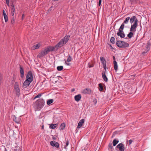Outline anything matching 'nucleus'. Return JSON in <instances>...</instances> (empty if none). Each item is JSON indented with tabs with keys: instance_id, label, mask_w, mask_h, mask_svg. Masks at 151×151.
Returning a JSON list of instances; mask_svg holds the SVG:
<instances>
[{
	"instance_id": "obj_1",
	"label": "nucleus",
	"mask_w": 151,
	"mask_h": 151,
	"mask_svg": "<svg viewBox=\"0 0 151 151\" xmlns=\"http://www.w3.org/2000/svg\"><path fill=\"white\" fill-rule=\"evenodd\" d=\"M70 35H68L65 36L61 40L60 42L55 46L52 47V49L53 51H55L60 48L65 44L69 39Z\"/></svg>"
},
{
	"instance_id": "obj_2",
	"label": "nucleus",
	"mask_w": 151,
	"mask_h": 151,
	"mask_svg": "<svg viewBox=\"0 0 151 151\" xmlns=\"http://www.w3.org/2000/svg\"><path fill=\"white\" fill-rule=\"evenodd\" d=\"M129 19L130 17H127L125 19L119 28L118 32L117 33V35L118 36H120L122 38H124L125 37V35L123 31L124 28V24H127Z\"/></svg>"
},
{
	"instance_id": "obj_3",
	"label": "nucleus",
	"mask_w": 151,
	"mask_h": 151,
	"mask_svg": "<svg viewBox=\"0 0 151 151\" xmlns=\"http://www.w3.org/2000/svg\"><path fill=\"white\" fill-rule=\"evenodd\" d=\"M51 51H53L52 46H47L45 49L42 50L40 52L38 53L37 57L39 58L43 57L48 54L49 52Z\"/></svg>"
},
{
	"instance_id": "obj_4",
	"label": "nucleus",
	"mask_w": 151,
	"mask_h": 151,
	"mask_svg": "<svg viewBox=\"0 0 151 151\" xmlns=\"http://www.w3.org/2000/svg\"><path fill=\"white\" fill-rule=\"evenodd\" d=\"M35 103L36 110L40 111L44 106L45 102L43 99H40L36 101Z\"/></svg>"
},
{
	"instance_id": "obj_5",
	"label": "nucleus",
	"mask_w": 151,
	"mask_h": 151,
	"mask_svg": "<svg viewBox=\"0 0 151 151\" xmlns=\"http://www.w3.org/2000/svg\"><path fill=\"white\" fill-rule=\"evenodd\" d=\"M116 45L120 48H126L129 46V45L125 42L121 40H117L116 43Z\"/></svg>"
},
{
	"instance_id": "obj_6",
	"label": "nucleus",
	"mask_w": 151,
	"mask_h": 151,
	"mask_svg": "<svg viewBox=\"0 0 151 151\" xmlns=\"http://www.w3.org/2000/svg\"><path fill=\"white\" fill-rule=\"evenodd\" d=\"M14 92L16 93L17 96L19 97L20 95V89L19 86V84L17 82L15 83L14 86Z\"/></svg>"
},
{
	"instance_id": "obj_7",
	"label": "nucleus",
	"mask_w": 151,
	"mask_h": 151,
	"mask_svg": "<svg viewBox=\"0 0 151 151\" xmlns=\"http://www.w3.org/2000/svg\"><path fill=\"white\" fill-rule=\"evenodd\" d=\"M26 80L31 83L33 81V76L32 73L31 71H30L28 73L26 76Z\"/></svg>"
},
{
	"instance_id": "obj_8",
	"label": "nucleus",
	"mask_w": 151,
	"mask_h": 151,
	"mask_svg": "<svg viewBox=\"0 0 151 151\" xmlns=\"http://www.w3.org/2000/svg\"><path fill=\"white\" fill-rule=\"evenodd\" d=\"M116 150H117L119 149V151H124L125 147L124 145L122 143L118 144L115 147Z\"/></svg>"
},
{
	"instance_id": "obj_9",
	"label": "nucleus",
	"mask_w": 151,
	"mask_h": 151,
	"mask_svg": "<svg viewBox=\"0 0 151 151\" xmlns=\"http://www.w3.org/2000/svg\"><path fill=\"white\" fill-rule=\"evenodd\" d=\"M137 24L138 23H137V21H136L135 22H134L133 25H131L130 30V31L133 32H134L136 31V29L137 27Z\"/></svg>"
},
{
	"instance_id": "obj_10",
	"label": "nucleus",
	"mask_w": 151,
	"mask_h": 151,
	"mask_svg": "<svg viewBox=\"0 0 151 151\" xmlns=\"http://www.w3.org/2000/svg\"><path fill=\"white\" fill-rule=\"evenodd\" d=\"M50 145L53 147H55L56 148H58L59 147L58 143L55 141H51L50 142Z\"/></svg>"
},
{
	"instance_id": "obj_11",
	"label": "nucleus",
	"mask_w": 151,
	"mask_h": 151,
	"mask_svg": "<svg viewBox=\"0 0 151 151\" xmlns=\"http://www.w3.org/2000/svg\"><path fill=\"white\" fill-rule=\"evenodd\" d=\"M82 93L84 94H90L91 93V90L90 88H86L84 89L82 91Z\"/></svg>"
},
{
	"instance_id": "obj_12",
	"label": "nucleus",
	"mask_w": 151,
	"mask_h": 151,
	"mask_svg": "<svg viewBox=\"0 0 151 151\" xmlns=\"http://www.w3.org/2000/svg\"><path fill=\"white\" fill-rule=\"evenodd\" d=\"M129 19L130 23L131 24L133 23L134 22H135L136 21H137V23H138L137 19L136 18V17L135 16H132L130 19V18Z\"/></svg>"
},
{
	"instance_id": "obj_13",
	"label": "nucleus",
	"mask_w": 151,
	"mask_h": 151,
	"mask_svg": "<svg viewBox=\"0 0 151 151\" xmlns=\"http://www.w3.org/2000/svg\"><path fill=\"white\" fill-rule=\"evenodd\" d=\"M13 119L17 124H19L21 121V119L19 117H16L15 115L13 116Z\"/></svg>"
},
{
	"instance_id": "obj_14",
	"label": "nucleus",
	"mask_w": 151,
	"mask_h": 151,
	"mask_svg": "<svg viewBox=\"0 0 151 151\" xmlns=\"http://www.w3.org/2000/svg\"><path fill=\"white\" fill-rule=\"evenodd\" d=\"M31 83L29 81H28L27 80H25L23 83L22 87L24 88H26L29 86L30 84Z\"/></svg>"
},
{
	"instance_id": "obj_15",
	"label": "nucleus",
	"mask_w": 151,
	"mask_h": 151,
	"mask_svg": "<svg viewBox=\"0 0 151 151\" xmlns=\"http://www.w3.org/2000/svg\"><path fill=\"white\" fill-rule=\"evenodd\" d=\"M105 73L106 72L105 71H104L102 73V77L103 80L105 82H107L108 81V79L105 74Z\"/></svg>"
},
{
	"instance_id": "obj_16",
	"label": "nucleus",
	"mask_w": 151,
	"mask_h": 151,
	"mask_svg": "<svg viewBox=\"0 0 151 151\" xmlns=\"http://www.w3.org/2000/svg\"><path fill=\"white\" fill-rule=\"evenodd\" d=\"M151 45V41L150 40L148 41L146 46V49L147 51H149L150 50V47Z\"/></svg>"
},
{
	"instance_id": "obj_17",
	"label": "nucleus",
	"mask_w": 151,
	"mask_h": 151,
	"mask_svg": "<svg viewBox=\"0 0 151 151\" xmlns=\"http://www.w3.org/2000/svg\"><path fill=\"white\" fill-rule=\"evenodd\" d=\"M20 76L22 78H23L24 76V69L20 65Z\"/></svg>"
},
{
	"instance_id": "obj_18",
	"label": "nucleus",
	"mask_w": 151,
	"mask_h": 151,
	"mask_svg": "<svg viewBox=\"0 0 151 151\" xmlns=\"http://www.w3.org/2000/svg\"><path fill=\"white\" fill-rule=\"evenodd\" d=\"M81 98V96L80 94H78L77 95H76L74 97L75 100L77 102L79 101Z\"/></svg>"
},
{
	"instance_id": "obj_19",
	"label": "nucleus",
	"mask_w": 151,
	"mask_h": 151,
	"mask_svg": "<svg viewBox=\"0 0 151 151\" xmlns=\"http://www.w3.org/2000/svg\"><path fill=\"white\" fill-rule=\"evenodd\" d=\"M85 121V120L84 119H82L81 120L78 124V125L77 127L78 128H80L82 125V124Z\"/></svg>"
},
{
	"instance_id": "obj_20",
	"label": "nucleus",
	"mask_w": 151,
	"mask_h": 151,
	"mask_svg": "<svg viewBox=\"0 0 151 151\" xmlns=\"http://www.w3.org/2000/svg\"><path fill=\"white\" fill-rule=\"evenodd\" d=\"M41 46L40 43H38L36 45L33 46L32 47V49L33 50L39 48Z\"/></svg>"
},
{
	"instance_id": "obj_21",
	"label": "nucleus",
	"mask_w": 151,
	"mask_h": 151,
	"mask_svg": "<svg viewBox=\"0 0 151 151\" xmlns=\"http://www.w3.org/2000/svg\"><path fill=\"white\" fill-rule=\"evenodd\" d=\"M58 126V124H51L49 126V127L50 129H53L56 128Z\"/></svg>"
},
{
	"instance_id": "obj_22",
	"label": "nucleus",
	"mask_w": 151,
	"mask_h": 151,
	"mask_svg": "<svg viewBox=\"0 0 151 151\" xmlns=\"http://www.w3.org/2000/svg\"><path fill=\"white\" fill-rule=\"evenodd\" d=\"M114 68L116 72L118 69V65L117 62L116 61H113Z\"/></svg>"
},
{
	"instance_id": "obj_23",
	"label": "nucleus",
	"mask_w": 151,
	"mask_h": 151,
	"mask_svg": "<svg viewBox=\"0 0 151 151\" xmlns=\"http://www.w3.org/2000/svg\"><path fill=\"white\" fill-rule=\"evenodd\" d=\"M113 147L111 143H109L108 145V150L109 151H113Z\"/></svg>"
},
{
	"instance_id": "obj_24",
	"label": "nucleus",
	"mask_w": 151,
	"mask_h": 151,
	"mask_svg": "<svg viewBox=\"0 0 151 151\" xmlns=\"http://www.w3.org/2000/svg\"><path fill=\"white\" fill-rule=\"evenodd\" d=\"M65 126V123H63L61 124L60 127H59V129L60 130H63L64 129Z\"/></svg>"
},
{
	"instance_id": "obj_25",
	"label": "nucleus",
	"mask_w": 151,
	"mask_h": 151,
	"mask_svg": "<svg viewBox=\"0 0 151 151\" xmlns=\"http://www.w3.org/2000/svg\"><path fill=\"white\" fill-rule=\"evenodd\" d=\"M11 10L12 11H15V6L13 4V1H11Z\"/></svg>"
},
{
	"instance_id": "obj_26",
	"label": "nucleus",
	"mask_w": 151,
	"mask_h": 151,
	"mask_svg": "<svg viewBox=\"0 0 151 151\" xmlns=\"http://www.w3.org/2000/svg\"><path fill=\"white\" fill-rule=\"evenodd\" d=\"M119 142V141L118 140L116 139H114L112 142L113 146H115Z\"/></svg>"
},
{
	"instance_id": "obj_27",
	"label": "nucleus",
	"mask_w": 151,
	"mask_h": 151,
	"mask_svg": "<svg viewBox=\"0 0 151 151\" xmlns=\"http://www.w3.org/2000/svg\"><path fill=\"white\" fill-rule=\"evenodd\" d=\"M133 32L130 31V32H129L127 35V37L129 38L130 39L133 36Z\"/></svg>"
},
{
	"instance_id": "obj_28",
	"label": "nucleus",
	"mask_w": 151,
	"mask_h": 151,
	"mask_svg": "<svg viewBox=\"0 0 151 151\" xmlns=\"http://www.w3.org/2000/svg\"><path fill=\"white\" fill-rule=\"evenodd\" d=\"M54 101L53 99H49L47 100V104L48 105H50V104L52 103Z\"/></svg>"
},
{
	"instance_id": "obj_29",
	"label": "nucleus",
	"mask_w": 151,
	"mask_h": 151,
	"mask_svg": "<svg viewBox=\"0 0 151 151\" xmlns=\"http://www.w3.org/2000/svg\"><path fill=\"white\" fill-rule=\"evenodd\" d=\"M110 42L112 44H114L115 43V39L114 37H111L110 40Z\"/></svg>"
},
{
	"instance_id": "obj_30",
	"label": "nucleus",
	"mask_w": 151,
	"mask_h": 151,
	"mask_svg": "<svg viewBox=\"0 0 151 151\" xmlns=\"http://www.w3.org/2000/svg\"><path fill=\"white\" fill-rule=\"evenodd\" d=\"M63 66H58L57 67V69L58 71H61L63 70Z\"/></svg>"
},
{
	"instance_id": "obj_31",
	"label": "nucleus",
	"mask_w": 151,
	"mask_h": 151,
	"mask_svg": "<svg viewBox=\"0 0 151 151\" xmlns=\"http://www.w3.org/2000/svg\"><path fill=\"white\" fill-rule=\"evenodd\" d=\"M98 85L99 87V91H102L103 90V88L102 85L101 83H99Z\"/></svg>"
},
{
	"instance_id": "obj_32",
	"label": "nucleus",
	"mask_w": 151,
	"mask_h": 151,
	"mask_svg": "<svg viewBox=\"0 0 151 151\" xmlns=\"http://www.w3.org/2000/svg\"><path fill=\"white\" fill-rule=\"evenodd\" d=\"M72 60V58L70 55H68V58L67 59V61L68 62H70Z\"/></svg>"
},
{
	"instance_id": "obj_33",
	"label": "nucleus",
	"mask_w": 151,
	"mask_h": 151,
	"mask_svg": "<svg viewBox=\"0 0 151 151\" xmlns=\"http://www.w3.org/2000/svg\"><path fill=\"white\" fill-rule=\"evenodd\" d=\"M17 148L14 149L15 151H22L21 147H16Z\"/></svg>"
},
{
	"instance_id": "obj_34",
	"label": "nucleus",
	"mask_w": 151,
	"mask_h": 151,
	"mask_svg": "<svg viewBox=\"0 0 151 151\" xmlns=\"http://www.w3.org/2000/svg\"><path fill=\"white\" fill-rule=\"evenodd\" d=\"M11 23L13 24L14 23L15 21L14 17H11Z\"/></svg>"
},
{
	"instance_id": "obj_35",
	"label": "nucleus",
	"mask_w": 151,
	"mask_h": 151,
	"mask_svg": "<svg viewBox=\"0 0 151 151\" xmlns=\"http://www.w3.org/2000/svg\"><path fill=\"white\" fill-rule=\"evenodd\" d=\"M5 22H7L8 21V18L7 15L4 16Z\"/></svg>"
},
{
	"instance_id": "obj_36",
	"label": "nucleus",
	"mask_w": 151,
	"mask_h": 151,
	"mask_svg": "<svg viewBox=\"0 0 151 151\" xmlns=\"http://www.w3.org/2000/svg\"><path fill=\"white\" fill-rule=\"evenodd\" d=\"M65 145L66 146L65 147V148L66 149H67V148H66V147L67 146L69 145V141L68 140L66 142Z\"/></svg>"
},
{
	"instance_id": "obj_37",
	"label": "nucleus",
	"mask_w": 151,
	"mask_h": 151,
	"mask_svg": "<svg viewBox=\"0 0 151 151\" xmlns=\"http://www.w3.org/2000/svg\"><path fill=\"white\" fill-rule=\"evenodd\" d=\"M9 1H10V0H6V4H7V6H9Z\"/></svg>"
},
{
	"instance_id": "obj_38",
	"label": "nucleus",
	"mask_w": 151,
	"mask_h": 151,
	"mask_svg": "<svg viewBox=\"0 0 151 151\" xmlns=\"http://www.w3.org/2000/svg\"><path fill=\"white\" fill-rule=\"evenodd\" d=\"M100 58V60H101V62H102L103 61H106L105 59H104V57H101Z\"/></svg>"
},
{
	"instance_id": "obj_39",
	"label": "nucleus",
	"mask_w": 151,
	"mask_h": 151,
	"mask_svg": "<svg viewBox=\"0 0 151 151\" xmlns=\"http://www.w3.org/2000/svg\"><path fill=\"white\" fill-rule=\"evenodd\" d=\"M41 96V95L40 94H38L37 96H36L34 98L35 99L37 98H39Z\"/></svg>"
},
{
	"instance_id": "obj_40",
	"label": "nucleus",
	"mask_w": 151,
	"mask_h": 151,
	"mask_svg": "<svg viewBox=\"0 0 151 151\" xmlns=\"http://www.w3.org/2000/svg\"><path fill=\"white\" fill-rule=\"evenodd\" d=\"M103 66L104 67V68L105 69V72H106V64H105L104 65H103Z\"/></svg>"
},
{
	"instance_id": "obj_41",
	"label": "nucleus",
	"mask_w": 151,
	"mask_h": 151,
	"mask_svg": "<svg viewBox=\"0 0 151 151\" xmlns=\"http://www.w3.org/2000/svg\"><path fill=\"white\" fill-rule=\"evenodd\" d=\"M93 102L94 104H96L97 102V100L96 99H94L93 100Z\"/></svg>"
},
{
	"instance_id": "obj_42",
	"label": "nucleus",
	"mask_w": 151,
	"mask_h": 151,
	"mask_svg": "<svg viewBox=\"0 0 151 151\" xmlns=\"http://www.w3.org/2000/svg\"><path fill=\"white\" fill-rule=\"evenodd\" d=\"M118 133V132L117 131H115L113 132V133L112 136H114L116 134H117Z\"/></svg>"
},
{
	"instance_id": "obj_43",
	"label": "nucleus",
	"mask_w": 151,
	"mask_h": 151,
	"mask_svg": "<svg viewBox=\"0 0 151 151\" xmlns=\"http://www.w3.org/2000/svg\"><path fill=\"white\" fill-rule=\"evenodd\" d=\"M3 14L4 17V16H6L7 15L6 14L4 10H3Z\"/></svg>"
},
{
	"instance_id": "obj_44",
	"label": "nucleus",
	"mask_w": 151,
	"mask_h": 151,
	"mask_svg": "<svg viewBox=\"0 0 151 151\" xmlns=\"http://www.w3.org/2000/svg\"><path fill=\"white\" fill-rule=\"evenodd\" d=\"M3 14L4 17V16H6L7 15L6 14L4 10H3Z\"/></svg>"
},
{
	"instance_id": "obj_45",
	"label": "nucleus",
	"mask_w": 151,
	"mask_h": 151,
	"mask_svg": "<svg viewBox=\"0 0 151 151\" xmlns=\"http://www.w3.org/2000/svg\"><path fill=\"white\" fill-rule=\"evenodd\" d=\"M148 51H147V50H146V49L145 50V51H144V52H143L142 53V55H144L145 54V53H147Z\"/></svg>"
},
{
	"instance_id": "obj_46",
	"label": "nucleus",
	"mask_w": 151,
	"mask_h": 151,
	"mask_svg": "<svg viewBox=\"0 0 151 151\" xmlns=\"http://www.w3.org/2000/svg\"><path fill=\"white\" fill-rule=\"evenodd\" d=\"M101 1H102V0H99V4H98V5L99 6H100L101 5Z\"/></svg>"
},
{
	"instance_id": "obj_47",
	"label": "nucleus",
	"mask_w": 151,
	"mask_h": 151,
	"mask_svg": "<svg viewBox=\"0 0 151 151\" xmlns=\"http://www.w3.org/2000/svg\"><path fill=\"white\" fill-rule=\"evenodd\" d=\"M14 12H15V11H11V14H12V16L13 17H14L13 16L14 15Z\"/></svg>"
},
{
	"instance_id": "obj_48",
	"label": "nucleus",
	"mask_w": 151,
	"mask_h": 151,
	"mask_svg": "<svg viewBox=\"0 0 151 151\" xmlns=\"http://www.w3.org/2000/svg\"><path fill=\"white\" fill-rule=\"evenodd\" d=\"M133 142V140L132 139H130L129 140V145H131Z\"/></svg>"
},
{
	"instance_id": "obj_49",
	"label": "nucleus",
	"mask_w": 151,
	"mask_h": 151,
	"mask_svg": "<svg viewBox=\"0 0 151 151\" xmlns=\"http://www.w3.org/2000/svg\"><path fill=\"white\" fill-rule=\"evenodd\" d=\"M101 63H102V64L103 65L106 64V61H103L102 62H101Z\"/></svg>"
},
{
	"instance_id": "obj_50",
	"label": "nucleus",
	"mask_w": 151,
	"mask_h": 151,
	"mask_svg": "<svg viewBox=\"0 0 151 151\" xmlns=\"http://www.w3.org/2000/svg\"><path fill=\"white\" fill-rule=\"evenodd\" d=\"M109 47H110V48L111 49H113V48L112 47V46H111V45L110 44H109Z\"/></svg>"
},
{
	"instance_id": "obj_51",
	"label": "nucleus",
	"mask_w": 151,
	"mask_h": 151,
	"mask_svg": "<svg viewBox=\"0 0 151 151\" xmlns=\"http://www.w3.org/2000/svg\"><path fill=\"white\" fill-rule=\"evenodd\" d=\"M52 139H53V140H56V138L55 137H54L53 136L52 137Z\"/></svg>"
},
{
	"instance_id": "obj_52",
	"label": "nucleus",
	"mask_w": 151,
	"mask_h": 151,
	"mask_svg": "<svg viewBox=\"0 0 151 151\" xmlns=\"http://www.w3.org/2000/svg\"><path fill=\"white\" fill-rule=\"evenodd\" d=\"M113 59L114 60V61H116V60H115V56H113Z\"/></svg>"
},
{
	"instance_id": "obj_53",
	"label": "nucleus",
	"mask_w": 151,
	"mask_h": 151,
	"mask_svg": "<svg viewBox=\"0 0 151 151\" xmlns=\"http://www.w3.org/2000/svg\"><path fill=\"white\" fill-rule=\"evenodd\" d=\"M93 65H89V67L90 68L92 67H93Z\"/></svg>"
},
{
	"instance_id": "obj_54",
	"label": "nucleus",
	"mask_w": 151,
	"mask_h": 151,
	"mask_svg": "<svg viewBox=\"0 0 151 151\" xmlns=\"http://www.w3.org/2000/svg\"><path fill=\"white\" fill-rule=\"evenodd\" d=\"M24 17V14H23L22 16V19H23Z\"/></svg>"
},
{
	"instance_id": "obj_55",
	"label": "nucleus",
	"mask_w": 151,
	"mask_h": 151,
	"mask_svg": "<svg viewBox=\"0 0 151 151\" xmlns=\"http://www.w3.org/2000/svg\"><path fill=\"white\" fill-rule=\"evenodd\" d=\"M75 91V89H74L73 88V89H71V91L72 92H73V91Z\"/></svg>"
},
{
	"instance_id": "obj_56",
	"label": "nucleus",
	"mask_w": 151,
	"mask_h": 151,
	"mask_svg": "<svg viewBox=\"0 0 151 151\" xmlns=\"http://www.w3.org/2000/svg\"><path fill=\"white\" fill-rule=\"evenodd\" d=\"M65 63H66V64H67L68 65H69V63H66V61H65Z\"/></svg>"
},
{
	"instance_id": "obj_57",
	"label": "nucleus",
	"mask_w": 151,
	"mask_h": 151,
	"mask_svg": "<svg viewBox=\"0 0 151 151\" xmlns=\"http://www.w3.org/2000/svg\"><path fill=\"white\" fill-rule=\"evenodd\" d=\"M44 128V126H42V128L43 129Z\"/></svg>"
},
{
	"instance_id": "obj_58",
	"label": "nucleus",
	"mask_w": 151,
	"mask_h": 151,
	"mask_svg": "<svg viewBox=\"0 0 151 151\" xmlns=\"http://www.w3.org/2000/svg\"><path fill=\"white\" fill-rule=\"evenodd\" d=\"M7 151V150L6 149L5 150V151Z\"/></svg>"
}]
</instances>
